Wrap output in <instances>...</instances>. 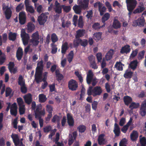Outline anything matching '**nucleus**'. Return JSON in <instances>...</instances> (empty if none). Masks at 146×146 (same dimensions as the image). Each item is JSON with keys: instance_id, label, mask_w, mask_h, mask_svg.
Here are the masks:
<instances>
[{"instance_id": "obj_33", "label": "nucleus", "mask_w": 146, "mask_h": 146, "mask_svg": "<svg viewBox=\"0 0 146 146\" xmlns=\"http://www.w3.org/2000/svg\"><path fill=\"white\" fill-rule=\"evenodd\" d=\"M102 34V32H96L93 34V38L96 40H99L101 39Z\"/></svg>"}, {"instance_id": "obj_7", "label": "nucleus", "mask_w": 146, "mask_h": 146, "mask_svg": "<svg viewBox=\"0 0 146 146\" xmlns=\"http://www.w3.org/2000/svg\"><path fill=\"white\" fill-rule=\"evenodd\" d=\"M47 18V16L42 13L38 17L37 21L40 25H43L46 22Z\"/></svg>"}, {"instance_id": "obj_26", "label": "nucleus", "mask_w": 146, "mask_h": 146, "mask_svg": "<svg viewBox=\"0 0 146 146\" xmlns=\"http://www.w3.org/2000/svg\"><path fill=\"white\" fill-rule=\"evenodd\" d=\"M72 9L74 12L76 14H81L82 10V9L79 5H74L72 7Z\"/></svg>"}, {"instance_id": "obj_49", "label": "nucleus", "mask_w": 146, "mask_h": 146, "mask_svg": "<svg viewBox=\"0 0 146 146\" xmlns=\"http://www.w3.org/2000/svg\"><path fill=\"white\" fill-rule=\"evenodd\" d=\"M92 28L95 30L98 31L101 28V27L100 23H95L93 25Z\"/></svg>"}, {"instance_id": "obj_1", "label": "nucleus", "mask_w": 146, "mask_h": 146, "mask_svg": "<svg viewBox=\"0 0 146 146\" xmlns=\"http://www.w3.org/2000/svg\"><path fill=\"white\" fill-rule=\"evenodd\" d=\"M125 2L126 4L127 9L129 11L128 15L129 18L131 17V14L133 12L134 14L141 13L145 9L143 7L139 6V7L133 10L135 8L137 2L136 0H126Z\"/></svg>"}, {"instance_id": "obj_63", "label": "nucleus", "mask_w": 146, "mask_h": 146, "mask_svg": "<svg viewBox=\"0 0 146 146\" xmlns=\"http://www.w3.org/2000/svg\"><path fill=\"white\" fill-rule=\"evenodd\" d=\"M62 6H60L59 7H55L54 9L55 12L59 14L61 13L62 12Z\"/></svg>"}, {"instance_id": "obj_35", "label": "nucleus", "mask_w": 146, "mask_h": 146, "mask_svg": "<svg viewBox=\"0 0 146 146\" xmlns=\"http://www.w3.org/2000/svg\"><path fill=\"white\" fill-rule=\"evenodd\" d=\"M17 36V33L10 32L9 34V39L10 40L14 41L16 39Z\"/></svg>"}, {"instance_id": "obj_6", "label": "nucleus", "mask_w": 146, "mask_h": 146, "mask_svg": "<svg viewBox=\"0 0 146 146\" xmlns=\"http://www.w3.org/2000/svg\"><path fill=\"white\" fill-rule=\"evenodd\" d=\"M21 36L22 38L23 44L25 46L27 45L28 43L30 38L29 35L26 33L25 31H23L21 32Z\"/></svg>"}, {"instance_id": "obj_21", "label": "nucleus", "mask_w": 146, "mask_h": 146, "mask_svg": "<svg viewBox=\"0 0 146 146\" xmlns=\"http://www.w3.org/2000/svg\"><path fill=\"white\" fill-rule=\"evenodd\" d=\"M76 38H79L84 36L85 33V30L83 29H79L76 31Z\"/></svg>"}, {"instance_id": "obj_30", "label": "nucleus", "mask_w": 146, "mask_h": 146, "mask_svg": "<svg viewBox=\"0 0 146 146\" xmlns=\"http://www.w3.org/2000/svg\"><path fill=\"white\" fill-rule=\"evenodd\" d=\"M12 12L10 8H7L4 12L5 17L7 19H9L11 16Z\"/></svg>"}, {"instance_id": "obj_19", "label": "nucleus", "mask_w": 146, "mask_h": 146, "mask_svg": "<svg viewBox=\"0 0 146 146\" xmlns=\"http://www.w3.org/2000/svg\"><path fill=\"white\" fill-rule=\"evenodd\" d=\"M94 74L91 70H89L87 74L86 77V81L88 84H91L92 80Z\"/></svg>"}, {"instance_id": "obj_58", "label": "nucleus", "mask_w": 146, "mask_h": 146, "mask_svg": "<svg viewBox=\"0 0 146 146\" xmlns=\"http://www.w3.org/2000/svg\"><path fill=\"white\" fill-rule=\"evenodd\" d=\"M105 4L108 9L109 11V12H111L113 9L110 3L108 1H106L105 3Z\"/></svg>"}, {"instance_id": "obj_38", "label": "nucleus", "mask_w": 146, "mask_h": 146, "mask_svg": "<svg viewBox=\"0 0 146 146\" xmlns=\"http://www.w3.org/2000/svg\"><path fill=\"white\" fill-rule=\"evenodd\" d=\"M139 106V104L138 103H135L134 102H132L129 108L132 110L134 109H136Z\"/></svg>"}, {"instance_id": "obj_43", "label": "nucleus", "mask_w": 146, "mask_h": 146, "mask_svg": "<svg viewBox=\"0 0 146 146\" xmlns=\"http://www.w3.org/2000/svg\"><path fill=\"white\" fill-rule=\"evenodd\" d=\"M102 5L100 6L99 5V8L98 11L100 12V15L101 16H102L104 14V13L106 12V8L105 6L102 7Z\"/></svg>"}, {"instance_id": "obj_52", "label": "nucleus", "mask_w": 146, "mask_h": 146, "mask_svg": "<svg viewBox=\"0 0 146 146\" xmlns=\"http://www.w3.org/2000/svg\"><path fill=\"white\" fill-rule=\"evenodd\" d=\"M19 111L20 115H23L25 113V109L24 105L19 106Z\"/></svg>"}, {"instance_id": "obj_61", "label": "nucleus", "mask_w": 146, "mask_h": 146, "mask_svg": "<svg viewBox=\"0 0 146 146\" xmlns=\"http://www.w3.org/2000/svg\"><path fill=\"white\" fill-rule=\"evenodd\" d=\"M141 146H146V138L145 137H143L140 140Z\"/></svg>"}, {"instance_id": "obj_2", "label": "nucleus", "mask_w": 146, "mask_h": 146, "mask_svg": "<svg viewBox=\"0 0 146 146\" xmlns=\"http://www.w3.org/2000/svg\"><path fill=\"white\" fill-rule=\"evenodd\" d=\"M102 90L100 86H96L93 89V87L90 86L87 91V94L88 96L92 95L94 97L100 95L102 93Z\"/></svg>"}, {"instance_id": "obj_14", "label": "nucleus", "mask_w": 146, "mask_h": 146, "mask_svg": "<svg viewBox=\"0 0 146 146\" xmlns=\"http://www.w3.org/2000/svg\"><path fill=\"white\" fill-rule=\"evenodd\" d=\"M130 47V45L128 44L125 45L121 48L120 52L122 54L124 53L127 54L129 53L131 50Z\"/></svg>"}, {"instance_id": "obj_8", "label": "nucleus", "mask_w": 146, "mask_h": 146, "mask_svg": "<svg viewBox=\"0 0 146 146\" xmlns=\"http://www.w3.org/2000/svg\"><path fill=\"white\" fill-rule=\"evenodd\" d=\"M67 123L70 127H72L74 125V121L72 114L70 113L67 114Z\"/></svg>"}, {"instance_id": "obj_13", "label": "nucleus", "mask_w": 146, "mask_h": 146, "mask_svg": "<svg viewBox=\"0 0 146 146\" xmlns=\"http://www.w3.org/2000/svg\"><path fill=\"white\" fill-rule=\"evenodd\" d=\"M42 72L38 71L36 70L35 74V80L36 83L38 84L42 81Z\"/></svg>"}, {"instance_id": "obj_18", "label": "nucleus", "mask_w": 146, "mask_h": 146, "mask_svg": "<svg viewBox=\"0 0 146 146\" xmlns=\"http://www.w3.org/2000/svg\"><path fill=\"white\" fill-rule=\"evenodd\" d=\"M11 137L13 139V142L15 145L17 146L20 143V141L17 134H12L11 135Z\"/></svg>"}, {"instance_id": "obj_60", "label": "nucleus", "mask_w": 146, "mask_h": 146, "mask_svg": "<svg viewBox=\"0 0 146 146\" xmlns=\"http://www.w3.org/2000/svg\"><path fill=\"white\" fill-rule=\"evenodd\" d=\"M17 102L19 106H24L23 105L24 102L22 98L19 97L17 98Z\"/></svg>"}, {"instance_id": "obj_37", "label": "nucleus", "mask_w": 146, "mask_h": 146, "mask_svg": "<svg viewBox=\"0 0 146 146\" xmlns=\"http://www.w3.org/2000/svg\"><path fill=\"white\" fill-rule=\"evenodd\" d=\"M113 50H111L109 51L105 56V58L107 60H110L112 57L113 55Z\"/></svg>"}, {"instance_id": "obj_53", "label": "nucleus", "mask_w": 146, "mask_h": 146, "mask_svg": "<svg viewBox=\"0 0 146 146\" xmlns=\"http://www.w3.org/2000/svg\"><path fill=\"white\" fill-rule=\"evenodd\" d=\"M6 59V56L4 54L2 56H0V65H2L5 62Z\"/></svg>"}, {"instance_id": "obj_9", "label": "nucleus", "mask_w": 146, "mask_h": 146, "mask_svg": "<svg viewBox=\"0 0 146 146\" xmlns=\"http://www.w3.org/2000/svg\"><path fill=\"white\" fill-rule=\"evenodd\" d=\"M140 113L142 116H145L146 114V100H144L141 105Z\"/></svg>"}, {"instance_id": "obj_50", "label": "nucleus", "mask_w": 146, "mask_h": 146, "mask_svg": "<svg viewBox=\"0 0 146 146\" xmlns=\"http://www.w3.org/2000/svg\"><path fill=\"white\" fill-rule=\"evenodd\" d=\"M62 7L64 11L66 13L69 12L71 9V7L70 6L62 5Z\"/></svg>"}, {"instance_id": "obj_59", "label": "nucleus", "mask_w": 146, "mask_h": 146, "mask_svg": "<svg viewBox=\"0 0 146 146\" xmlns=\"http://www.w3.org/2000/svg\"><path fill=\"white\" fill-rule=\"evenodd\" d=\"M88 58L90 62V63L95 61V57L93 55H91L89 56Z\"/></svg>"}, {"instance_id": "obj_23", "label": "nucleus", "mask_w": 146, "mask_h": 146, "mask_svg": "<svg viewBox=\"0 0 146 146\" xmlns=\"http://www.w3.org/2000/svg\"><path fill=\"white\" fill-rule=\"evenodd\" d=\"M138 62L137 60H135L131 62L129 64L128 68H131L132 69L134 70L137 68Z\"/></svg>"}, {"instance_id": "obj_40", "label": "nucleus", "mask_w": 146, "mask_h": 146, "mask_svg": "<svg viewBox=\"0 0 146 146\" xmlns=\"http://www.w3.org/2000/svg\"><path fill=\"white\" fill-rule=\"evenodd\" d=\"M38 98L39 102L40 103H44L47 100L46 96L43 94H39Z\"/></svg>"}, {"instance_id": "obj_32", "label": "nucleus", "mask_w": 146, "mask_h": 146, "mask_svg": "<svg viewBox=\"0 0 146 146\" xmlns=\"http://www.w3.org/2000/svg\"><path fill=\"white\" fill-rule=\"evenodd\" d=\"M123 101L125 104L128 106L132 101V99L130 96H126L123 97Z\"/></svg>"}, {"instance_id": "obj_10", "label": "nucleus", "mask_w": 146, "mask_h": 146, "mask_svg": "<svg viewBox=\"0 0 146 146\" xmlns=\"http://www.w3.org/2000/svg\"><path fill=\"white\" fill-rule=\"evenodd\" d=\"M89 0H81L79 2L78 5L83 9L85 10L88 7Z\"/></svg>"}, {"instance_id": "obj_42", "label": "nucleus", "mask_w": 146, "mask_h": 146, "mask_svg": "<svg viewBox=\"0 0 146 146\" xmlns=\"http://www.w3.org/2000/svg\"><path fill=\"white\" fill-rule=\"evenodd\" d=\"M110 17V14L108 13H106L102 18V21L103 23H105Z\"/></svg>"}, {"instance_id": "obj_24", "label": "nucleus", "mask_w": 146, "mask_h": 146, "mask_svg": "<svg viewBox=\"0 0 146 146\" xmlns=\"http://www.w3.org/2000/svg\"><path fill=\"white\" fill-rule=\"evenodd\" d=\"M105 136V135L104 134H102L99 135L98 137V141L99 145H101L104 144L105 140L104 138Z\"/></svg>"}, {"instance_id": "obj_29", "label": "nucleus", "mask_w": 146, "mask_h": 146, "mask_svg": "<svg viewBox=\"0 0 146 146\" xmlns=\"http://www.w3.org/2000/svg\"><path fill=\"white\" fill-rule=\"evenodd\" d=\"M138 137V134L137 131L133 130L130 135V138L133 141H135Z\"/></svg>"}, {"instance_id": "obj_57", "label": "nucleus", "mask_w": 146, "mask_h": 146, "mask_svg": "<svg viewBox=\"0 0 146 146\" xmlns=\"http://www.w3.org/2000/svg\"><path fill=\"white\" fill-rule=\"evenodd\" d=\"M59 116L58 115H54L53 117V118L52 119L51 121L52 123H54L56 122V121L59 122Z\"/></svg>"}, {"instance_id": "obj_64", "label": "nucleus", "mask_w": 146, "mask_h": 146, "mask_svg": "<svg viewBox=\"0 0 146 146\" xmlns=\"http://www.w3.org/2000/svg\"><path fill=\"white\" fill-rule=\"evenodd\" d=\"M127 142L125 138L122 139L119 143V146H127L125 145Z\"/></svg>"}, {"instance_id": "obj_55", "label": "nucleus", "mask_w": 146, "mask_h": 146, "mask_svg": "<svg viewBox=\"0 0 146 146\" xmlns=\"http://www.w3.org/2000/svg\"><path fill=\"white\" fill-rule=\"evenodd\" d=\"M12 90L9 87L6 88L5 90V96L7 97L9 96L11 94Z\"/></svg>"}, {"instance_id": "obj_41", "label": "nucleus", "mask_w": 146, "mask_h": 146, "mask_svg": "<svg viewBox=\"0 0 146 146\" xmlns=\"http://www.w3.org/2000/svg\"><path fill=\"white\" fill-rule=\"evenodd\" d=\"M18 84L21 86L25 85V82L23 80V77L22 75H20L18 78Z\"/></svg>"}, {"instance_id": "obj_3", "label": "nucleus", "mask_w": 146, "mask_h": 146, "mask_svg": "<svg viewBox=\"0 0 146 146\" xmlns=\"http://www.w3.org/2000/svg\"><path fill=\"white\" fill-rule=\"evenodd\" d=\"M32 38L30 40V42L33 45L37 46L39 43V35L38 31L33 33L31 36Z\"/></svg>"}, {"instance_id": "obj_17", "label": "nucleus", "mask_w": 146, "mask_h": 146, "mask_svg": "<svg viewBox=\"0 0 146 146\" xmlns=\"http://www.w3.org/2000/svg\"><path fill=\"white\" fill-rule=\"evenodd\" d=\"M11 137L13 139V142L15 145L17 146L20 143V141L17 134H12L11 135Z\"/></svg>"}, {"instance_id": "obj_34", "label": "nucleus", "mask_w": 146, "mask_h": 146, "mask_svg": "<svg viewBox=\"0 0 146 146\" xmlns=\"http://www.w3.org/2000/svg\"><path fill=\"white\" fill-rule=\"evenodd\" d=\"M122 66H124L121 62H116L114 67L117 70L119 71H122L123 70V67Z\"/></svg>"}, {"instance_id": "obj_44", "label": "nucleus", "mask_w": 146, "mask_h": 146, "mask_svg": "<svg viewBox=\"0 0 146 146\" xmlns=\"http://www.w3.org/2000/svg\"><path fill=\"white\" fill-rule=\"evenodd\" d=\"M76 40H74L73 41V45L74 47H77L78 46L79 44H81L82 40L79 38H76Z\"/></svg>"}, {"instance_id": "obj_48", "label": "nucleus", "mask_w": 146, "mask_h": 146, "mask_svg": "<svg viewBox=\"0 0 146 146\" xmlns=\"http://www.w3.org/2000/svg\"><path fill=\"white\" fill-rule=\"evenodd\" d=\"M51 39L53 43L55 42L58 41V38L57 36L55 33H53L51 36Z\"/></svg>"}, {"instance_id": "obj_54", "label": "nucleus", "mask_w": 146, "mask_h": 146, "mask_svg": "<svg viewBox=\"0 0 146 146\" xmlns=\"http://www.w3.org/2000/svg\"><path fill=\"white\" fill-rule=\"evenodd\" d=\"M46 110L48 113H52L53 110L52 106L49 105H47L46 106Z\"/></svg>"}, {"instance_id": "obj_22", "label": "nucleus", "mask_w": 146, "mask_h": 146, "mask_svg": "<svg viewBox=\"0 0 146 146\" xmlns=\"http://www.w3.org/2000/svg\"><path fill=\"white\" fill-rule=\"evenodd\" d=\"M133 73L129 68H128L125 70L123 76L125 78H131L132 76Z\"/></svg>"}, {"instance_id": "obj_11", "label": "nucleus", "mask_w": 146, "mask_h": 146, "mask_svg": "<svg viewBox=\"0 0 146 146\" xmlns=\"http://www.w3.org/2000/svg\"><path fill=\"white\" fill-rule=\"evenodd\" d=\"M26 17L24 12H21L19 14V20L20 23L23 25L25 24L26 21Z\"/></svg>"}, {"instance_id": "obj_27", "label": "nucleus", "mask_w": 146, "mask_h": 146, "mask_svg": "<svg viewBox=\"0 0 146 146\" xmlns=\"http://www.w3.org/2000/svg\"><path fill=\"white\" fill-rule=\"evenodd\" d=\"M27 32L31 33L35 29V25L31 22H29L27 24Z\"/></svg>"}, {"instance_id": "obj_45", "label": "nucleus", "mask_w": 146, "mask_h": 146, "mask_svg": "<svg viewBox=\"0 0 146 146\" xmlns=\"http://www.w3.org/2000/svg\"><path fill=\"white\" fill-rule=\"evenodd\" d=\"M26 10L27 12L33 14L34 13L35 10L33 7L30 5L25 7Z\"/></svg>"}, {"instance_id": "obj_28", "label": "nucleus", "mask_w": 146, "mask_h": 146, "mask_svg": "<svg viewBox=\"0 0 146 146\" xmlns=\"http://www.w3.org/2000/svg\"><path fill=\"white\" fill-rule=\"evenodd\" d=\"M68 43L67 42H64L62 45L61 47V53L64 55L67 50L68 49Z\"/></svg>"}, {"instance_id": "obj_51", "label": "nucleus", "mask_w": 146, "mask_h": 146, "mask_svg": "<svg viewBox=\"0 0 146 146\" xmlns=\"http://www.w3.org/2000/svg\"><path fill=\"white\" fill-rule=\"evenodd\" d=\"M74 74L78 78L80 82L82 83L83 82V79L81 74H80L79 72L78 71H75L74 72Z\"/></svg>"}, {"instance_id": "obj_46", "label": "nucleus", "mask_w": 146, "mask_h": 146, "mask_svg": "<svg viewBox=\"0 0 146 146\" xmlns=\"http://www.w3.org/2000/svg\"><path fill=\"white\" fill-rule=\"evenodd\" d=\"M52 50L51 52L52 54H55L57 52L58 48L56 47V45L54 43L51 44Z\"/></svg>"}, {"instance_id": "obj_15", "label": "nucleus", "mask_w": 146, "mask_h": 146, "mask_svg": "<svg viewBox=\"0 0 146 146\" xmlns=\"http://www.w3.org/2000/svg\"><path fill=\"white\" fill-rule=\"evenodd\" d=\"M24 98L25 102L28 105L30 104L32 102V96L30 93L25 95L24 97Z\"/></svg>"}, {"instance_id": "obj_62", "label": "nucleus", "mask_w": 146, "mask_h": 146, "mask_svg": "<svg viewBox=\"0 0 146 146\" xmlns=\"http://www.w3.org/2000/svg\"><path fill=\"white\" fill-rule=\"evenodd\" d=\"M24 7V5L22 3L20 4L16 7V11L17 12H19Z\"/></svg>"}, {"instance_id": "obj_20", "label": "nucleus", "mask_w": 146, "mask_h": 146, "mask_svg": "<svg viewBox=\"0 0 146 146\" xmlns=\"http://www.w3.org/2000/svg\"><path fill=\"white\" fill-rule=\"evenodd\" d=\"M23 52L22 49L20 47H19L17 51L16 57L17 59L19 60H20L23 56Z\"/></svg>"}, {"instance_id": "obj_39", "label": "nucleus", "mask_w": 146, "mask_h": 146, "mask_svg": "<svg viewBox=\"0 0 146 146\" xmlns=\"http://www.w3.org/2000/svg\"><path fill=\"white\" fill-rule=\"evenodd\" d=\"M78 25V27L82 29L83 28L84 23L83 20V17L82 16H80L79 17Z\"/></svg>"}, {"instance_id": "obj_4", "label": "nucleus", "mask_w": 146, "mask_h": 146, "mask_svg": "<svg viewBox=\"0 0 146 146\" xmlns=\"http://www.w3.org/2000/svg\"><path fill=\"white\" fill-rule=\"evenodd\" d=\"M78 87V84L77 81L73 79H71L68 82V87L69 89L74 91L77 90Z\"/></svg>"}, {"instance_id": "obj_5", "label": "nucleus", "mask_w": 146, "mask_h": 146, "mask_svg": "<svg viewBox=\"0 0 146 146\" xmlns=\"http://www.w3.org/2000/svg\"><path fill=\"white\" fill-rule=\"evenodd\" d=\"M145 20L143 16H141L136 20H134L133 23V26L136 27L137 26H143L145 23Z\"/></svg>"}, {"instance_id": "obj_31", "label": "nucleus", "mask_w": 146, "mask_h": 146, "mask_svg": "<svg viewBox=\"0 0 146 146\" xmlns=\"http://www.w3.org/2000/svg\"><path fill=\"white\" fill-rule=\"evenodd\" d=\"M112 27L115 29H119L120 27V23L117 19H114L112 24Z\"/></svg>"}, {"instance_id": "obj_36", "label": "nucleus", "mask_w": 146, "mask_h": 146, "mask_svg": "<svg viewBox=\"0 0 146 146\" xmlns=\"http://www.w3.org/2000/svg\"><path fill=\"white\" fill-rule=\"evenodd\" d=\"M43 61L41 60L37 63V67L36 68V70L42 72L43 67Z\"/></svg>"}, {"instance_id": "obj_12", "label": "nucleus", "mask_w": 146, "mask_h": 146, "mask_svg": "<svg viewBox=\"0 0 146 146\" xmlns=\"http://www.w3.org/2000/svg\"><path fill=\"white\" fill-rule=\"evenodd\" d=\"M17 107L16 103H14L12 104L10 108V113L12 115L15 117L16 116L17 113Z\"/></svg>"}, {"instance_id": "obj_56", "label": "nucleus", "mask_w": 146, "mask_h": 146, "mask_svg": "<svg viewBox=\"0 0 146 146\" xmlns=\"http://www.w3.org/2000/svg\"><path fill=\"white\" fill-rule=\"evenodd\" d=\"M145 53V50H143L138 54V58L139 60H141L143 58Z\"/></svg>"}, {"instance_id": "obj_25", "label": "nucleus", "mask_w": 146, "mask_h": 146, "mask_svg": "<svg viewBox=\"0 0 146 146\" xmlns=\"http://www.w3.org/2000/svg\"><path fill=\"white\" fill-rule=\"evenodd\" d=\"M113 131L115 134V136L118 137L120 133V129L119 125L116 123H115L114 124V129Z\"/></svg>"}, {"instance_id": "obj_47", "label": "nucleus", "mask_w": 146, "mask_h": 146, "mask_svg": "<svg viewBox=\"0 0 146 146\" xmlns=\"http://www.w3.org/2000/svg\"><path fill=\"white\" fill-rule=\"evenodd\" d=\"M86 127L83 125H81L78 126L77 129L80 132L83 133L85 132L86 130Z\"/></svg>"}, {"instance_id": "obj_16", "label": "nucleus", "mask_w": 146, "mask_h": 146, "mask_svg": "<svg viewBox=\"0 0 146 146\" xmlns=\"http://www.w3.org/2000/svg\"><path fill=\"white\" fill-rule=\"evenodd\" d=\"M55 73L56 80L60 83L63 79L64 76L62 74L60 73V70L59 69H57L56 70Z\"/></svg>"}]
</instances>
